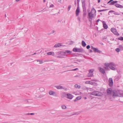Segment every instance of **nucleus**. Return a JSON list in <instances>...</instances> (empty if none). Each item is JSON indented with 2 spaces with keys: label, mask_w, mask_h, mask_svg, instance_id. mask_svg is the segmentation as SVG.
I'll list each match as a JSON object with an SVG mask.
<instances>
[{
  "label": "nucleus",
  "mask_w": 123,
  "mask_h": 123,
  "mask_svg": "<svg viewBox=\"0 0 123 123\" xmlns=\"http://www.w3.org/2000/svg\"><path fill=\"white\" fill-rule=\"evenodd\" d=\"M112 92L113 93L112 96L114 97V98L116 97H121V93H120L119 90L117 91L113 90Z\"/></svg>",
  "instance_id": "nucleus-1"
},
{
  "label": "nucleus",
  "mask_w": 123,
  "mask_h": 123,
  "mask_svg": "<svg viewBox=\"0 0 123 123\" xmlns=\"http://www.w3.org/2000/svg\"><path fill=\"white\" fill-rule=\"evenodd\" d=\"M90 94L98 96H101L103 95L102 92L97 91H95L91 93Z\"/></svg>",
  "instance_id": "nucleus-2"
},
{
  "label": "nucleus",
  "mask_w": 123,
  "mask_h": 123,
  "mask_svg": "<svg viewBox=\"0 0 123 123\" xmlns=\"http://www.w3.org/2000/svg\"><path fill=\"white\" fill-rule=\"evenodd\" d=\"M73 50L74 52H81L84 51V50L82 48H74Z\"/></svg>",
  "instance_id": "nucleus-3"
},
{
  "label": "nucleus",
  "mask_w": 123,
  "mask_h": 123,
  "mask_svg": "<svg viewBox=\"0 0 123 123\" xmlns=\"http://www.w3.org/2000/svg\"><path fill=\"white\" fill-rule=\"evenodd\" d=\"M62 51H59L57 52V54L58 55H60L57 56V57L58 58H63L65 57L64 56L65 55H64L63 53H62Z\"/></svg>",
  "instance_id": "nucleus-4"
},
{
  "label": "nucleus",
  "mask_w": 123,
  "mask_h": 123,
  "mask_svg": "<svg viewBox=\"0 0 123 123\" xmlns=\"http://www.w3.org/2000/svg\"><path fill=\"white\" fill-rule=\"evenodd\" d=\"M72 51L70 50H66L64 51H62V53L64 54V55L66 56L70 54L71 53Z\"/></svg>",
  "instance_id": "nucleus-5"
},
{
  "label": "nucleus",
  "mask_w": 123,
  "mask_h": 123,
  "mask_svg": "<svg viewBox=\"0 0 123 123\" xmlns=\"http://www.w3.org/2000/svg\"><path fill=\"white\" fill-rule=\"evenodd\" d=\"M111 31L114 34L117 36H119V34L118 33L116 29L112 28H111Z\"/></svg>",
  "instance_id": "nucleus-6"
},
{
  "label": "nucleus",
  "mask_w": 123,
  "mask_h": 123,
  "mask_svg": "<svg viewBox=\"0 0 123 123\" xmlns=\"http://www.w3.org/2000/svg\"><path fill=\"white\" fill-rule=\"evenodd\" d=\"M80 112H76L75 113H74L73 114H72V115H70V116H67L66 115H65V113H62V115H61V116H63V117L68 116H71L72 115H78L80 113Z\"/></svg>",
  "instance_id": "nucleus-7"
},
{
  "label": "nucleus",
  "mask_w": 123,
  "mask_h": 123,
  "mask_svg": "<svg viewBox=\"0 0 123 123\" xmlns=\"http://www.w3.org/2000/svg\"><path fill=\"white\" fill-rule=\"evenodd\" d=\"M88 16L89 17L88 18L89 20L91 22H92V18L94 17V14H92V15H91L90 14V13H89Z\"/></svg>",
  "instance_id": "nucleus-8"
},
{
  "label": "nucleus",
  "mask_w": 123,
  "mask_h": 123,
  "mask_svg": "<svg viewBox=\"0 0 123 123\" xmlns=\"http://www.w3.org/2000/svg\"><path fill=\"white\" fill-rule=\"evenodd\" d=\"M67 98L71 99L74 97V96L72 94L70 93H68L67 94Z\"/></svg>",
  "instance_id": "nucleus-9"
},
{
  "label": "nucleus",
  "mask_w": 123,
  "mask_h": 123,
  "mask_svg": "<svg viewBox=\"0 0 123 123\" xmlns=\"http://www.w3.org/2000/svg\"><path fill=\"white\" fill-rule=\"evenodd\" d=\"M109 85L110 86H112L113 85V79L111 78H110L109 79Z\"/></svg>",
  "instance_id": "nucleus-10"
},
{
  "label": "nucleus",
  "mask_w": 123,
  "mask_h": 123,
  "mask_svg": "<svg viewBox=\"0 0 123 123\" xmlns=\"http://www.w3.org/2000/svg\"><path fill=\"white\" fill-rule=\"evenodd\" d=\"M82 6L83 10L86 9L85 6V0H82Z\"/></svg>",
  "instance_id": "nucleus-11"
},
{
  "label": "nucleus",
  "mask_w": 123,
  "mask_h": 123,
  "mask_svg": "<svg viewBox=\"0 0 123 123\" xmlns=\"http://www.w3.org/2000/svg\"><path fill=\"white\" fill-rule=\"evenodd\" d=\"M112 92V90L110 88L108 89L107 90V95H109L111 94Z\"/></svg>",
  "instance_id": "nucleus-12"
},
{
  "label": "nucleus",
  "mask_w": 123,
  "mask_h": 123,
  "mask_svg": "<svg viewBox=\"0 0 123 123\" xmlns=\"http://www.w3.org/2000/svg\"><path fill=\"white\" fill-rule=\"evenodd\" d=\"M96 11L94 8H92L90 12H89V13H90V14L92 15V14H94L93 13H95L96 15Z\"/></svg>",
  "instance_id": "nucleus-13"
},
{
  "label": "nucleus",
  "mask_w": 123,
  "mask_h": 123,
  "mask_svg": "<svg viewBox=\"0 0 123 123\" xmlns=\"http://www.w3.org/2000/svg\"><path fill=\"white\" fill-rule=\"evenodd\" d=\"M98 69L99 71L102 73L104 74L105 73V72L104 69L101 67L98 68Z\"/></svg>",
  "instance_id": "nucleus-14"
},
{
  "label": "nucleus",
  "mask_w": 123,
  "mask_h": 123,
  "mask_svg": "<svg viewBox=\"0 0 123 123\" xmlns=\"http://www.w3.org/2000/svg\"><path fill=\"white\" fill-rule=\"evenodd\" d=\"M80 12V10L79 7H77V8L76 11V16H77L79 15V13Z\"/></svg>",
  "instance_id": "nucleus-15"
},
{
  "label": "nucleus",
  "mask_w": 123,
  "mask_h": 123,
  "mask_svg": "<svg viewBox=\"0 0 123 123\" xmlns=\"http://www.w3.org/2000/svg\"><path fill=\"white\" fill-rule=\"evenodd\" d=\"M115 6L117 8H123V6L118 4H115Z\"/></svg>",
  "instance_id": "nucleus-16"
},
{
  "label": "nucleus",
  "mask_w": 123,
  "mask_h": 123,
  "mask_svg": "<svg viewBox=\"0 0 123 123\" xmlns=\"http://www.w3.org/2000/svg\"><path fill=\"white\" fill-rule=\"evenodd\" d=\"M95 52H98L99 53H101V51L100 50H98L97 48H95L93 50Z\"/></svg>",
  "instance_id": "nucleus-17"
},
{
  "label": "nucleus",
  "mask_w": 123,
  "mask_h": 123,
  "mask_svg": "<svg viewBox=\"0 0 123 123\" xmlns=\"http://www.w3.org/2000/svg\"><path fill=\"white\" fill-rule=\"evenodd\" d=\"M67 94L65 92H63L61 94V97L62 98H64L66 97Z\"/></svg>",
  "instance_id": "nucleus-18"
},
{
  "label": "nucleus",
  "mask_w": 123,
  "mask_h": 123,
  "mask_svg": "<svg viewBox=\"0 0 123 123\" xmlns=\"http://www.w3.org/2000/svg\"><path fill=\"white\" fill-rule=\"evenodd\" d=\"M55 87L56 88L58 89H64V88L62 86H56Z\"/></svg>",
  "instance_id": "nucleus-19"
},
{
  "label": "nucleus",
  "mask_w": 123,
  "mask_h": 123,
  "mask_svg": "<svg viewBox=\"0 0 123 123\" xmlns=\"http://www.w3.org/2000/svg\"><path fill=\"white\" fill-rule=\"evenodd\" d=\"M61 46V44L60 43H56L54 45V47L57 48Z\"/></svg>",
  "instance_id": "nucleus-20"
},
{
  "label": "nucleus",
  "mask_w": 123,
  "mask_h": 123,
  "mask_svg": "<svg viewBox=\"0 0 123 123\" xmlns=\"http://www.w3.org/2000/svg\"><path fill=\"white\" fill-rule=\"evenodd\" d=\"M49 95H52L55 94V92L53 91H50L49 92Z\"/></svg>",
  "instance_id": "nucleus-21"
},
{
  "label": "nucleus",
  "mask_w": 123,
  "mask_h": 123,
  "mask_svg": "<svg viewBox=\"0 0 123 123\" xmlns=\"http://www.w3.org/2000/svg\"><path fill=\"white\" fill-rule=\"evenodd\" d=\"M85 83L90 84L91 85H93V82L89 81H86Z\"/></svg>",
  "instance_id": "nucleus-22"
},
{
  "label": "nucleus",
  "mask_w": 123,
  "mask_h": 123,
  "mask_svg": "<svg viewBox=\"0 0 123 123\" xmlns=\"http://www.w3.org/2000/svg\"><path fill=\"white\" fill-rule=\"evenodd\" d=\"M47 54L48 55H52L53 56H54V53L53 52H50L47 53Z\"/></svg>",
  "instance_id": "nucleus-23"
},
{
  "label": "nucleus",
  "mask_w": 123,
  "mask_h": 123,
  "mask_svg": "<svg viewBox=\"0 0 123 123\" xmlns=\"http://www.w3.org/2000/svg\"><path fill=\"white\" fill-rule=\"evenodd\" d=\"M82 45L83 47H85L86 45V44L85 42L84 41H82Z\"/></svg>",
  "instance_id": "nucleus-24"
},
{
  "label": "nucleus",
  "mask_w": 123,
  "mask_h": 123,
  "mask_svg": "<svg viewBox=\"0 0 123 123\" xmlns=\"http://www.w3.org/2000/svg\"><path fill=\"white\" fill-rule=\"evenodd\" d=\"M115 66V64L113 62H111L109 63V67L111 66Z\"/></svg>",
  "instance_id": "nucleus-25"
},
{
  "label": "nucleus",
  "mask_w": 123,
  "mask_h": 123,
  "mask_svg": "<svg viewBox=\"0 0 123 123\" xmlns=\"http://www.w3.org/2000/svg\"><path fill=\"white\" fill-rule=\"evenodd\" d=\"M103 26L104 28L105 29H106L108 28V26L105 23H104L103 24Z\"/></svg>",
  "instance_id": "nucleus-26"
},
{
  "label": "nucleus",
  "mask_w": 123,
  "mask_h": 123,
  "mask_svg": "<svg viewBox=\"0 0 123 123\" xmlns=\"http://www.w3.org/2000/svg\"><path fill=\"white\" fill-rule=\"evenodd\" d=\"M93 75V74L92 73L90 72H89L88 74V76L89 77H92V76Z\"/></svg>",
  "instance_id": "nucleus-27"
},
{
  "label": "nucleus",
  "mask_w": 123,
  "mask_h": 123,
  "mask_svg": "<svg viewBox=\"0 0 123 123\" xmlns=\"http://www.w3.org/2000/svg\"><path fill=\"white\" fill-rule=\"evenodd\" d=\"M86 9L83 10V16L84 17H85L86 15Z\"/></svg>",
  "instance_id": "nucleus-28"
},
{
  "label": "nucleus",
  "mask_w": 123,
  "mask_h": 123,
  "mask_svg": "<svg viewBox=\"0 0 123 123\" xmlns=\"http://www.w3.org/2000/svg\"><path fill=\"white\" fill-rule=\"evenodd\" d=\"M119 79V76H116L114 78V80L117 81Z\"/></svg>",
  "instance_id": "nucleus-29"
},
{
  "label": "nucleus",
  "mask_w": 123,
  "mask_h": 123,
  "mask_svg": "<svg viewBox=\"0 0 123 123\" xmlns=\"http://www.w3.org/2000/svg\"><path fill=\"white\" fill-rule=\"evenodd\" d=\"M61 107L62 109H65L66 108V106L64 105H62L61 106Z\"/></svg>",
  "instance_id": "nucleus-30"
},
{
  "label": "nucleus",
  "mask_w": 123,
  "mask_h": 123,
  "mask_svg": "<svg viewBox=\"0 0 123 123\" xmlns=\"http://www.w3.org/2000/svg\"><path fill=\"white\" fill-rule=\"evenodd\" d=\"M74 87L75 88H80V86H78L77 84H76L74 86Z\"/></svg>",
  "instance_id": "nucleus-31"
},
{
  "label": "nucleus",
  "mask_w": 123,
  "mask_h": 123,
  "mask_svg": "<svg viewBox=\"0 0 123 123\" xmlns=\"http://www.w3.org/2000/svg\"><path fill=\"white\" fill-rule=\"evenodd\" d=\"M39 90L41 92H43L45 90V89L44 88L42 87L39 88Z\"/></svg>",
  "instance_id": "nucleus-32"
},
{
  "label": "nucleus",
  "mask_w": 123,
  "mask_h": 123,
  "mask_svg": "<svg viewBox=\"0 0 123 123\" xmlns=\"http://www.w3.org/2000/svg\"><path fill=\"white\" fill-rule=\"evenodd\" d=\"M114 66H111L109 68L111 69L112 70H115V68L114 67Z\"/></svg>",
  "instance_id": "nucleus-33"
},
{
  "label": "nucleus",
  "mask_w": 123,
  "mask_h": 123,
  "mask_svg": "<svg viewBox=\"0 0 123 123\" xmlns=\"http://www.w3.org/2000/svg\"><path fill=\"white\" fill-rule=\"evenodd\" d=\"M108 10L107 9H103V10H98V12H101L104 11H106Z\"/></svg>",
  "instance_id": "nucleus-34"
},
{
  "label": "nucleus",
  "mask_w": 123,
  "mask_h": 123,
  "mask_svg": "<svg viewBox=\"0 0 123 123\" xmlns=\"http://www.w3.org/2000/svg\"><path fill=\"white\" fill-rule=\"evenodd\" d=\"M105 65L107 67H109V63H105Z\"/></svg>",
  "instance_id": "nucleus-35"
},
{
  "label": "nucleus",
  "mask_w": 123,
  "mask_h": 123,
  "mask_svg": "<svg viewBox=\"0 0 123 123\" xmlns=\"http://www.w3.org/2000/svg\"><path fill=\"white\" fill-rule=\"evenodd\" d=\"M117 39L121 40H123V37H118Z\"/></svg>",
  "instance_id": "nucleus-36"
},
{
  "label": "nucleus",
  "mask_w": 123,
  "mask_h": 123,
  "mask_svg": "<svg viewBox=\"0 0 123 123\" xmlns=\"http://www.w3.org/2000/svg\"><path fill=\"white\" fill-rule=\"evenodd\" d=\"M119 47L121 50H123V47L122 45H119Z\"/></svg>",
  "instance_id": "nucleus-37"
},
{
  "label": "nucleus",
  "mask_w": 123,
  "mask_h": 123,
  "mask_svg": "<svg viewBox=\"0 0 123 123\" xmlns=\"http://www.w3.org/2000/svg\"><path fill=\"white\" fill-rule=\"evenodd\" d=\"M81 98V96L77 97L76 98V99H77L78 100H79Z\"/></svg>",
  "instance_id": "nucleus-38"
},
{
  "label": "nucleus",
  "mask_w": 123,
  "mask_h": 123,
  "mask_svg": "<svg viewBox=\"0 0 123 123\" xmlns=\"http://www.w3.org/2000/svg\"><path fill=\"white\" fill-rule=\"evenodd\" d=\"M94 70L93 69H91L89 70V72H90V73H92L93 72Z\"/></svg>",
  "instance_id": "nucleus-39"
},
{
  "label": "nucleus",
  "mask_w": 123,
  "mask_h": 123,
  "mask_svg": "<svg viewBox=\"0 0 123 123\" xmlns=\"http://www.w3.org/2000/svg\"><path fill=\"white\" fill-rule=\"evenodd\" d=\"M120 49L119 48H117L116 49V51L117 52H119L120 51Z\"/></svg>",
  "instance_id": "nucleus-40"
},
{
  "label": "nucleus",
  "mask_w": 123,
  "mask_h": 123,
  "mask_svg": "<svg viewBox=\"0 0 123 123\" xmlns=\"http://www.w3.org/2000/svg\"><path fill=\"white\" fill-rule=\"evenodd\" d=\"M91 81H95V82H96L98 81L96 79H91Z\"/></svg>",
  "instance_id": "nucleus-41"
},
{
  "label": "nucleus",
  "mask_w": 123,
  "mask_h": 123,
  "mask_svg": "<svg viewBox=\"0 0 123 123\" xmlns=\"http://www.w3.org/2000/svg\"><path fill=\"white\" fill-rule=\"evenodd\" d=\"M115 4V3H114V1H112V2H111L110 4V5H113L114 4Z\"/></svg>",
  "instance_id": "nucleus-42"
},
{
  "label": "nucleus",
  "mask_w": 123,
  "mask_h": 123,
  "mask_svg": "<svg viewBox=\"0 0 123 123\" xmlns=\"http://www.w3.org/2000/svg\"><path fill=\"white\" fill-rule=\"evenodd\" d=\"M114 12V11H113V10H111L109 11L108 13V15H110V13L111 12Z\"/></svg>",
  "instance_id": "nucleus-43"
},
{
  "label": "nucleus",
  "mask_w": 123,
  "mask_h": 123,
  "mask_svg": "<svg viewBox=\"0 0 123 123\" xmlns=\"http://www.w3.org/2000/svg\"><path fill=\"white\" fill-rule=\"evenodd\" d=\"M71 7V5L69 6L68 7V11H69L70 10Z\"/></svg>",
  "instance_id": "nucleus-44"
},
{
  "label": "nucleus",
  "mask_w": 123,
  "mask_h": 123,
  "mask_svg": "<svg viewBox=\"0 0 123 123\" xmlns=\"http://www.w3.org/2000/svg\"><path fill=\"white\" fill-rule=\"evenodd\" d=\"M78 68H75L74 69H72L71 70H69V71H75L76 70H78Z\"/></svg>",
  "instance_id": "nucleus-45"
},
{
  "label": "nucleus",
  "mask_w": 123,
  "mask_h": 123,
  "mask_svg": "<svg viewBox=\"0 0 123 123\" xmlns=\"http://www.w3.org/2000/svg\"><path fill=\"white\" fill-rule=\"evenodd\" d=\"M114 12V14L115 15H119V14L117 12H115V11H114V12Z\"/></svg>",
  "instance_id": "nucleus-46"
},
{
  "label": "nucleus",
  "mask_w": 123,
  "mask_h": 123,
  "mask_svg": "<svg viewBox=\"0 0 123 123\" xmlns=\"http://www.w3.org/2000/svg\"><path fill=\"white\" fill-rule=\"evenodd\" d=\"M86 48L87 49H89L90 48V46L89 45H88L86 46Z\"/></svg>",
  "instance_id": "nucleus-47"
},
{
  "label": "nucleus",
  "mask_w": 123,
  "mask_h": 123,
  "mask_svg": "<svg viewBox=\"0 0 123 123\" xmlns=\"http://www.w3.org/2000/svg\"><path fill=\"white\" fill-rule=\"evenodd\" d=\"M58 2L59 3H62V0H58Z\"/></svg>",
  "instance_id": "nucleus-48"
},
{
  "label": "nucleus",
  "mask_w": 123,
  "mask_h": 123,
  "mask_svg": "<svg viewBox=\"0 0 123 123\" xmlns=\"http://www.w3.org/2000/svg\"><path fill=\"white\" fill-rule=\"evenodd\" d=\"M91 49H92L93 50H94V49L95 48L94 47L92 46L91 47Z\"/></svg>",
  "instance_id": "nucleus-49"
},
{
  "label": "nucleus",
  "mask_w": 123,
  "mask_h": 123,
  "mask_svg": "<svg viewBox=\"0 0 123 123\" xmlns=\"http://www.w3.org/2000/svg\"><path fill=\"white\" fill-rule=\"evenodd\" d=\"M54 5L53 4H51V5L49 7H53L54 6Z\"/></svg>",
  "instance_id": "nucleus-50"
},
{
  "label": "nucleus",
  "mask_w": 123,
  "mask_h": 123,
  "mask_svg": "<svg viewBox=\"0 0 123 123\" xmlns=\"http://www.w3.org/2000/svg\"><path fill=\"white\" fill-rule=\"evenodd\" d=\"M105 69H106V70H109V68L108 67H105Z\"/></svg>",
  "instance_id": "nucleus-51"
},
{
  "label": "nucleus",
  "mask_w": 123,
  "mask_h": 123,
  "mask_svg": "<svg viewBox=\"0 0 123 123\" xmlns=\"http://www.w3.org/2000/svg\"><path fill=\"white\" fill-rule=\"evenodd\" d=\"M78 19L79 21H80V19L79 17H78L77 18Z\"/></svg>",
  "instance_id": "nucleus-52"
},
{
  "label": "nucleus",
  "mask_w": 123,
  "mask_h": 123,
  "mask_svg": "<svg viewBox=\"0 0 123 123\" xmlns=\"http://www.w3.org/2000/svg\"><path fill=\"white\" fill-rule=\"evenodd\" d=\"M77 100V99H76V98L74 100V101L76 102V101Z\"/></svg>",
  "instance_id": "nucleus-53"
},
{
  "label": "nucleus",
  "mask_w": 123,
  "mask_h": 123,
  "mask_svg": "<svg viewBox=\"0 0 123 123\" xmlns=\"http://www.w3.org/2000/svg\"><path fill=\"white\" fill-rule=\"evenodd\" d=\"M25 102H29L28 101V100H25Z\"/></svg>",
  "instance_id": "nucleus-54"
},
{
  "label": "nucleus",
  "mask_w": 123,
  "mask_h": 123,
  "mask_svg": "<svg viewBox=\"0 0 123 123\" xmlns=\"http://www.w3.org/2000/svg\"><path fill=\"white\" fill-rule=\"evenodd\" d=\"M34 113H30V115H34Z\"/></svg>",
  "instance_id": "nucleus-55"
},
{
  "label": "nucleus",
  "mask_w": 123,
  "mask_h": 123,
  "mask_svg": "<svg viewBox=\"0 0 123 123\" xmlns=\"http://www.w3.org/2000/svg\"><path fill=\"white\" fill-rule=\"evenodd\" d=\"M37 62H41V60H37Z\"/></svg>",
  "instance_id": "nucleus-56"
},
{
  "label": "nucleus",
  "mask_w": 123,
  "mask_h": 123,
  "mask_svg": "<svg viewBox=\"0 0 123 123\" xmlns=\"http://www.w3.org/2000/svg\"><path fill=\"white\" fill-rule=\"evenodd\" d=\"M114 2L115 4L116 3H117V1H114Z\"/></svg>",
  "instance_id": "nucleus-57"
},
{
  "label": "nucleus",
  "mask_w": 123,
  "mask_h": 123,
  "mask_svg": "<svg viewBox=\"0 0 123 123\" xmlns=\"http://www.w3.org/2000/svg\"><path fill=\"white\" fill-rule=\"evenodd\" d=\"M79 77V76L78 75H76L75 76H74V77Z\"/></svg>",
  "instance_id": "nucleus-58"
},
{
  "label": "nucleus",
  "mask_w": 123,
  "mask_h": 123,
  "mask_svg": "<svg viewBox=\"0 0 123 123\" xmlns=\"http://www.w3.org/2000/svg\"><path fill=\"white\" fill-rule=\"evenodd\" d=\"M100 20L99 19H98L96 21L97 22H98Z\"/></svg>",
  "instance_id": "nucleus-59"
},
{
  "label": "nucleus",
  "mask_w": 123,
  "mask_h": 123,
  "mask_svg": "<svg viewBox=\"0 0 123 123\" xmlns=\"http://www.w3.org/2000/svg\"><path fill=\"white\" fill-rule=\"evenodd\" d=\"M111 40L112 41H113L114 40V39L113 38H111Z\"/></svg>",
  "instance_id": "nucleus-60"
},
{
  "label": "nucleus",
  "mask_w": 123,
  "mask_h": 123,
  "mask_svg": "<svg viewBox=\"0 0 123 123\" xmlns=\"http://www.w3.org/2000/svg\"><path fill=\"white\" fill-rule=\"evenodd\" d=\"M121 97H123V93H121Z\"/></svg>",
  "instance_id": "nucleus-61"
},
{
  "label": "nucleus",
  "mask_w": 123,
  "mask_h": 123,
  "mask_svg": "<svg viewBox=\"0 0 123 123\" xmlns=\"http://www.w3.org/2000/svg\"><path fill=\"white\" fill-rule=\"evenodd\" d=\"M92 52V50H90V53H91Z\"/></svg>",
  "instance_id": "nucleus-62"
},
{
  "label": "nucleus",
  "mask_w": 123,
  "mask_h": 123,
  "mask_svg": "<svg viewBox=\"0 0 123 123\" xmlns=\"http://www.w3.org/2000/svg\"><path fill=\"white\" fill-rule=\"evenodd\" d=\"M100 0H98V2L99 3L100 2Z\"/></svg>",
  "instance_id": "nucleus-63"
},
{
  "label": "nucleus",
  "mask_w": 123,
  "mask_h": 123,
  "mask_svg": "<svg viewBox=\"0 0 123 123\" xmlns=\"http://www.w3.org/2000/svg\"><path fill=\"white\" fill-rule=\"evenodd\" d=\"M111 2V1L110 0L108 3H107V4H108L109 3H110V2Z\"/></svg>",
  "instance_id": "nucleus-64"
}]
</instances>
